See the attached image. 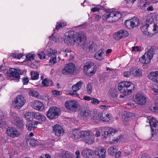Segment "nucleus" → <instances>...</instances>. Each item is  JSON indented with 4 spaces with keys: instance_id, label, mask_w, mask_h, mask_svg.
Segmentation results:
<instances>
[{
    "instance_id": "nucleus-1",
    "label": "nucleus",
    "mask_w": 158,
    "mask_h": 158,
    "mask_svg": "<svg viewBox=\"0 0 158 158\" xmlns=\"http://www.w3.org/2000/svg\"><path fill=\"white\" fill-rule=\"evenodd\" d=\"M64 43L68 45L72 44L81 46L86 40L84 33L82 31L77 33L74 31L66 32L64 35Z\"/></svg>"
},
{
    "instance_id": "nucleus-2",
    "label": "nucleus",
    "mask_w": 158,
    "mask_h": 158,
    "mask_svg": "<svg viewBox=\"0 0 158 158\" xmlns=\"http://www.w3.org/2000/svg\"><path fill=\"white\" fill-rule=\"evenodd\" d=\"M134 85L130 81H122L119 83L118 89L123 95H119L120 98H123L127 94H130L134 90Z\"/></svg>"
},
{
    "instance_id": "nucleus-3",
    "label": "nucleus",
    "mask_w": 158,
    "mask_h": 158,
    "mask_svg": "<svg viewBox=\"0 0 158 158\" xmlns=\"http://www.w3.org/2000/svg\"><path fill=\"white\" fill-rule=\"evenodd\" d=\"M122 15L120 12L114 11L113 9L109 10V12H107L102 16V19L108 22L117 21L121 18Z\"/></svg>"
},
{
    "instance_id": "nucleus-4",
    "label": "nucleus",
    "mask_w": 158,
    "mask_h": 158,
    "mask_svg": "<svg viewBox=\"0 0 158 158\" xmlns=\"http://www.w3.org/2000/svg\"><path fill=\"white\" fill-rule=\"evenodd\" d=\"M155 46H149L144 54L139 59V61L143 64L149 63L153 57L155 50Z\"/></svg>"
},
{
    "instance_id": "nucleus-5",
    "label": "nucleus",
    "mask_w": 158,
    "mask_h": 158,
    "mask_svg": "<svg viewBox=\"0 0 158 158\" xmlns=\"http://www.w3.org/2000/svg\"><path fill=\"white\" fill-rule=\"evenodd\" d=\"M147 122L149 123L152 131V136L158 133V121L150 116H148Z\"/></svg>"
},
{
    "instance_id": "nucleus-6",
    "label": "nucleus",
    "mask_w": 158,
    "mask_h": 158,
    "mask_svg": "<svg viewBox=\"0 0 158 158\" xmlns=\"http://www.w3.org/2000/svg\"><path fill=\"white\" fill-rule=\"evenodd\" d=\"M26 100L23 96L21 95H18L12 101V103L15 108L20 109L25 104Z\"/></svg>"
},
{
    "instance_id": "nucleus-7",
    "label": "nucleus",
    "mask_w": 158,
    "mask_h": 158,
    "mask_svg": "<svg viewBox=\"0 0 158 158\" xmlns=\"http://www.w3.org/2000/svg\"><path fill=\"white\" fill-rule=\"evenodd\" d=\"M82 135V139L86 143L91 144L94 142V135L89 131H83Z\"/></svg>"
},
{
    "instance_id": "nucleus-8",
    "label": "nucleus",
    "mask_w": 158,
    "mask_h": 158,
    "mask_svg": "<svg viewBox=\"0 0 158 158\" xmlns=\"http://www.w3.org/2000/svg\"><path fill=\"white\" fill-rule=\"evenodd\" d=\"M124 24L128 28L132 29L134 27L139 25V20L137 18L134 17L132 19L126 20Z\"/></svg>"
},
{
    "instance_id": "nucleus-9",
    "label": "nucleus",
    "mask_w": 158,
    "mask_h": 158,
    "mask_svg": "<svg viewBox=\"0 0 158 158\" xmlns=\"http://www.w3.org/2000/svg\"><path fill=\"white\" fill-rule=\"evenodd\" d=\"M76 71V68L74 64L70 63L66 65L62 70V73L64 75L73 74Z\"/></svg>"
},
{
    "instance_id": "nucleus-10",
    "label": "nucleus",
    "mask_w": 158,
    "mask_h": 158,
    "mask_svg": "<svg viewBox=\"0 0 158 158\" xmlns=\"http://www.w3.org/2000/svg\"><path fill=\"white\" fill-rule=\"evenodd\" d=\"M20 71L19 69L13 68L10 69L9 73L10 74V80H14L16 82H18L20 78L19 73Z\"/></svg>"
},
{
    "instance_id": "nucleus-11",
    "label": "nucleus",
    "mask_w": 158,
    "mask_h": 158,
    "mask_svg": "<svg viewBox=\"0 0 158 158\" xmlns=\"http://www.w3.org/2000/svg\"><path fill=\"white\" fill-rule=\"evenodd\" d=\"M60 114V109H49L47 113V116L50 119L57 118Z\"/></svg>"
},
{
    "instance_id": "nucleus-12",
    "label": "nucleus",
    "mask_w": 158,
    "mask_h": 158,
    "mask_svg": "<svg viewBox=\"0 0 158 158\" xmlns=\"http://www.w3.org/2000/svg\"><path fill=\"white\" fill-rule=\"evenodd\" d=\"M128 32L126 30L121 29L115 32L114 35V38L116 40L121 39L124 38L128 36Z\"/></svg>"
},
{
    "instance_id": "nucleus-13",
    "label": "nucleus",
    "mask_w": 158,
    "mask_h": 158,
    "mask_svg": "<svg viewBox=\"0 0 158 158\" xmlns=\"http://www.w3.org/2000/svg\"><path fill=\"white\" fill-rule=\"evenodd\" d=\"M146 98L143 95L138 94L135 95L134 99V102L141 105H144L146 102Z\"/></svg>"
},
{
    "instance_id": "nucleus-14",
    "label": "nucleus",
    "mask_w": 158,
    "mask_h": 158,
    "mask_svg": "<svg viewBox=\"0 0 158 158\" xmlns=\"http://www.w3.org/2000/svg\"><path fill=\"white\" fill-rule=\"evenodd\" d=\"M104 133L102 135L105 137H107L108 136L110 137V135L113 136L117 132L115 129L111 127H105L103 129Z\"/></svg>"
},
{
    "instance_id": "nucleus-15",
    "label": "nucleus",
    "mask_w": 158,
    "mask_h": 158,
    "mask_svg": "<svg viewBox=\"0 0 158 158\" xmlns=\"http://www.w3.org/2000/svg\"><path fill=\"white\" fill-rule=\"evenodd\" d=\"M53 133L58 136H62L64 133V131L62 127L60 125L56 124L52 127Z\"/></svg>"
},
{
    "instance_id": "nucleus-16",
    "label": "nucleus",
    "mask_w": 158,
    "mask_h": 158,
    "mask_svg": "<svg viewBox=\"0 0 158 158\" xmlns=\"http://www.w3.org/2000/svg\"><path fill=\"white\" fill-rule=\"evenodd\" d=\"M40 123V122L38 121L29 120L26 123V128L29 131L34 130L36 128L37 125Z\"/></svg>"
},
{
    "instance_id": "nucleus-17",
    "label": "nucleus",
    "mask_w": 158,
    "mask_h": 158,
    "mask_svg": "<svg viewBox=\"0 0 158 158\" xmlns=\"http://www.w3.org/2000/svg\"><path fill=\"white\" fill-rule=\"evenodd\" d=\"M100 120L103 122H107L110 119L111 114L107 112L103 111L102 112L99 113L98 114Z\"/></svg>"
},
{
    "instance_id": "nucleus-18",
    "label": "nucleus",
    "mask_w": 158,
    "mask_h": 158,
    "mask_svg": "<svg viewBox=\"0 0 158 158\" xmlns=\"http://www.w3.org/2000/svg\"><path fill=\"white\" fill-rule=\"evenodd\" d=\"M146 23L142 26L141 28V30L143 34L148 36L151 37L153 35L152 34L148 31V28L149 27V24L151 23L150 21L147 20Z\"/></svg>"
},
{
    "instance_id": "nucleus-19",
    "label": "nucleus",
    "mask_w": 158,
    "mask_h": 158,
    "mask_svg": "<svg viewBox=\"0 0 158 158\" xmlns=\"http://www.w3.org/2000/svg\"><path fill=\"white\" fill-rule=\"evenodd\" d=\"M7 134L12 138L18 137L19 135V132L13 127H8L6 129Z\"/></svg>"
},
{
    "instance_id": "nucleus-20",
    "label": "nucleus",
    "mask_w": 158,
    "mask_h": 158,
    "mask_svg": "<svg viewBox=\"0 0 158 158\" xmlns=\"http://www.w3.org/2000/svg\"><path fill=\"white\" fill-rule=\"evenodd\" d=\"M65 106L67 109L77 108L78 107V102L76 100H68L65 103Z\"/></svg>"
},
{
    "instance_id": "nucleus-21",
    "label": "nucleus",
    "mask_w": 158,
    "mask_h": 158,
    "mask_svg": "<svg viewBox=\"0 0 158 158\" xmlns=\"http://www.w3.org/2000/svg\"><path fill=\"white\" fill-rule=\"evenodd\" d=\"M12 123L19 129L23 128L24 126L23 120L19 117L14 118Z\"/></svg>"
},
{
    "instance_id": "nucleus-22",
    "label": "nucleus",
    "mask_w": 158,
    "mask_h": 158,
    "mask_svg": "<svg viewBox=\"0 0 158 158\" xmlns=\"http://www.w3.org/2000/svg\"><path fill=\"white\" fill-rule=\"evenodd\" d=\"M81 154L84 157L88 158H93L94 156L93 151L88 148L83 149L81 152Z\"/></svg>"
},
{
    "instance_id": "nucleus-23",
    "label": "nucleus",
    "mask_w": 158,
    "mask_h": 158,
    "mask_svg": "<svg viewBox=\"0 0 158 158\" xmlns=\"http://www.w3.org/2000/svg\"><path fill=\"white\" fill-rule=\"evenodd\" d=\"M32 116L36 119L41 122H45L47 120L46 117L42 114L39 112H32Z\"/></svg>"
},
{
    "instance_id": "nucleus-24",
    "label": "nucleus",
    "mask_w": 158,
    "mask_h": 158,
    "mask_svg": "<svg viewBox=\"0 0 158 158\" xmlns=\"http://www.w3.org/2000/svg\"><path fill=\"white\" fill-rule=\"evenodd\" d=\"M83 131L75 129L74 130L71 134V137L73 139H77L80 138H82V133Z\"/></svg>"
},
{
    "instance_id": "nucleus-25",
    "label": "nucleus",
    "mask_w": 158,
    "mask_h": 158,
    "mask_svg": "<svg viewBox=\"0 0 158 158\" xmlns=\"http://www.w3.org/2000/svg\"><path fill=\"white\" fill-rule=\"evenodd\" d=\"M147 77L150 80L152 81H153L157 83L158 79V71L153 72L149 73Z\"/></svg>"
},
{
    "instance_id": "nucleus-26",
    "label": "nucleus",
    "mask_w": 158,
    "mask_h": 158,
    "mask_svg": "<svg viewBox=\"0 0 158 158\" xmlns=\"http://www.w3.org/2000/svg\"><path fill=\"white\" fill-rule=\"evenodd\" d=\"M31 106L34 109H44L43 104L39 101H33L31 102Z\"/></svg>"
},
{
    "instance_id": "nucleus-27",
    "label": "nucleus",
    "mask_w": 158,
    "mask_h": 158,
    "mask_svg": "<svg viewBox=\"0 0 158 158\" xmlns=\"http://www.w3.org/2000/svg\"><path fill=\"white\" fill-rule=\"evenodd\" d=\"M106 150L103 148H99L97 151H96L95 154L98 156L99 158H105L106 157Z\"/></svg>"
},
{
    "instance_id": "nucleus-28",
    "label": "nucleus",
    "mask_w": 158,
    "mask_h": 158,
    "mask_svg": "<svg viewBox=\"0 0 158 158\" xmlns=\"http://www.w3.org/2000/svg\"><path fill=\"white\" fill-rule=\"evenodd\" d=\"M132 70V74L134 77H140L142 75V71L141 69L137 68H134Z\"/></svg>"
},
{
    "instance_id": "nucleus-29",
    "label": "nucleus",
    "mask_w": 158,
    "mask_h": 158,
    "mask_svg": "<svg viewBox=\"0 0 158 158\" xmlns=\"http://www.w3.org/2000/svg\"><path fill=\"white\" fill-rule=\"evenodd\" d=\"M90 114V111L89 109H81L80 113V115L83 117H87Z\"/></svg>"
},
{
    "instance_id": "nucleus-30",
    "label": "nucleus",
    "mask_w": 158,
    "mask_h": 158,
    "mask_svg": "<svg viewBox=\"0 0 158 158\" xmlns=\"http://www.w3.org/2000/svg\"><path fill=\"white\" fill-rule=\"evenodd\" d=\"M96 70L94 69V67L92 69H87L86 71L83 70L84 73L88 76H93L95 73Z\"/></svg>"
},
{
    "instance_id": "nucleus-31",
    "label": "nucleus",
    "mask_w": 158,
    "mask_h": 158,
    "mask_svg": "<svg viewBox=\"0 0 158 158\" xmlns=\"http://www.w3.org/2000/svg\"><path fill=\"white\" fill-rule=\"evenodd\" d=\"M61 156L62 158H72V154L68 151H62L61 154Z\"/></svg>"
},
{
    "instance_id": "nucleus-32",
    "label": "nucleus",
    "mask_w": 158,
    "mask_h": 158,
    "mask_svg": "<svg viewBox=\"0 0 158 158\" xmlns=\"http://www.w3.org/2000/svg\"><path fill=\"white\" fill-rule=\"evenodd\" d=\"M117 149L115 147L113 146L110 147L109 148L108 150V152L110 155L113 156L117 152Z\"/></svg>"
},
{
    "instance_id": "nucleus-33",
    "label": "nucleus",
    "mask_w": 158,
    "mask_h": 158,
    "mask_svg": "<svg viewBox=\"0 0 158 158\" xmlns=\"http://www.w3.org/2000/svg\"><path fill=\"white\" fill-rule=\"evenodd\" d=\"M83 85V83L81 81H79L76 84L73 85L72 86L73 90L75 91H77L81 88L82 85Z\"/></svg>"
},
{
    "instance_id": "nucleus-34",
    "label": "nucleus",
    "mask_w": 158,
    "mask_h": 158,
    "mask_svg": "<svg viewBox=\"0 0 158 158\" xmlns=\"http://www.w3.org/2000/svg\"><path fill=\"white\" fill-rule=\"evenodd\" d=\"M88 48L92 51L95 52L97 50V45L96 43L93 42H89L88 46Z\"/></svg>"
},
{
    "instance_id": "nucleus-35",
    "label": "nucleus",
    "mask_w": 158,
    "mask_h": 158,
    "mask_svg": "<svg viewBox=\"0 0 158 158\" xmlns=\"http://www.w3.org/2000/svg\"><path fill=\"white\" fill-rule=\"evenodd\" d=\"M67 25V23L63 20L60 21L57 23L56 28L57 30H59L61 27H62Z\"/></svg>"
},
{
    "instance_id": "nucleus-36",
    "label": "nucleus",
    "mask_w": 158,
    "mask_h": 158,
    "mask_svg": "<svg viewBox=\"0 0 158 158\" xmlns=\"http://www.w3.org/2000/svg\"><path fill=\"white\" fill-rule=\"evenodd\" d=\"M104 54V52L102 51H99L97 52L94 56V58L99 60H101L103 58L102 55Z\"/></svg>"
},
{
    "instance_id": "nucleus-37",
    "label": "nucleus",
    "mask_w": 158,
    "mask_h": 158,
    "mask_svg": "<svg viewBox=\"0 0 158 158\" xmlns=\"http://www.w3.org/2000/svg\"><path fill=\"white\" fill-rule=\"evenodd\" d=\"M123 115L125 116L124 119L126 121L129 120L130 118L133 115V114L129 112L124 111L123 112Z\"/></svg>"
},
{
    "instance_id": "nucleus-38",
    "label": "nucleus",
    "mask_w": 158,
    "mask_h": 158,
    "mask_svg": "<svg viewBox=\"0 0 158 158\" xmlns=\"http://www.w3.org/2000/svg\"><path fill=\"white\" fill-rule=\"evenodd\" d=\"M94 64L91 62H87L85 65L84 66L83 70L86 71L87 69H92L94 67Z\"/></svg>"
},
{
    "instance_id": "nucleus-39",
    "label": "nucleus",
    "mask_w": 158,
    "mask_h": 158,
    "mask_svg": "<svg viewBox=\"0 0 158 158\" xmlns=\"http://www.w3.org/2000/svg\"><path fill=\"white\" fill-rule=\"evenodd\" d=\"M29 94L32 96H34L38 99H40L42 97L40 94L35 91H30Z\"/></svg>"
},
{
    "instance_id": "nucleus-40",
    "label": "nucleus",
    "mask_w": 158,
    "mask_h": 158,
    "mask_svg": "<svg viewBox=\"0 0 158 158\" xmlns=\"http://www.w3.org/2000/svg\"><path fill=\"white\" fill-rule=\"evenodd\" d=\"M29 144L32 146H35L38 144V141L35 138H30Z\"/></svg>"
},
{
    "instance_id": "nucleus-41",
    "label": "nucleus",
    "mask_w": 158,
    "mask_h": 158,
    "mask_svg": "<svg viewBox=\"0 0 158 158\" xmlns=\"http://www.w3.org/2000/svg\"><path fill=\"white\" fill-rule=\"evenodd\" d=\"M39 74L37 72H33L31 73V78L32 80H37L39 78Z\"/></svg>"
},
{
    "instance_id": "nucleus-42",
    "label": "nucleus",
    "mask_w": 158,
    "mask_h": 158,
    "mask_svg": "<svg viewBox=\"0 0 158 158\" xmlns=\"http://www.w3.org/2000/svg\"><path fill=\"white\" fill-rule=\"evenodd\" d=\"M86 88L87 90V92L89 94H90L92 92L93 85L91 83H89L87 85Z\"/></svg>"
},
{
    "instance_id": "nucleus-43",
    "label": "nucleus",
    "mask_w": 158,
    "mask_h": 158,
    "mask_svg": "<svg viewBox=\"0 0 158 158\" xmlns=\"http://www.w3.org/2000/svg\"><path fill=\"white\" fill-rule=\"evenodd\" d=\"M32 112H28L25 114L24 115V118L26 119L27 121L31 120V116H32Z\"/></svg>"
},
{
    "instance_id": "nucleus-44",
    "label": "nucleus",
    "mask_w": 158,
    "mask_h": 158,
    "mask_svg": "<svg viewBox=\"0 0 158 158\" xmlns=\"http://www.w3.org/2000/svg\"><path fill=\"white\" fill-rule=\"evenodd\" d=\"M101 77L103 79L106 80L108 79L109 77V73L108 72H105L102 73L101 76Z\"/></svg>"
},
{
    "instance_id": "nucleus-45",
    "label": "nucleus",
    "mask_w": 158,
    "mask_h": 158,
    "mask_svg": "<svg viewBox=\"0 0 158 158\" xmlns=\"http://www.w3.org/2000/svg\"><path fill=\"white\" fill-rule=\"evenodd\" d=\"M90 111V115L91 116V117H96L98 116L97 115V111L96 109H92Z\"/></svg>"
},
{
    "instance_id": "nucleus-46",
    "label": "nucleus",
    "mask_w": 158,
    "mask_h": 158,
    "mask_svg": "<svg viewBox=\"0 0 158 158\" xmlns=\"http://www.w3.org/2000/svg\"><path fill=\"white\" fill-rule=\"evenodd\" d=\"M38 55L41 59H44L45 58V55L43 51L39 52L38 53Z\"/></svg>"
},
{
    "instance_id": "nucleus-47",
    "label": "nucleus",
    "mask_w": 158,
    "mask_h": 158,
    "mask_svg": "<svg viewBox=\"0 0 158 158\" xmlns=\"http://www.w3.org/2000/svg\"><path fill=\"white\" fill-rule=\"evenodd\" d=\"M91 120L93 122L95 123H97L100 120L98 116L96 117H91Z\"/></svg>"
},
{
    "instance_id": "nucleus-48",
    "label": "nucleus",
    "mask_w": 158,
    "mask_h": 158,
    "mask_svg": "<svg viewBox=\"0 0 158 158\" xmlns=\"http://www.w3.org/2000/svg\"><path fill=\"white\" fill-rule=\"evenodd\" d=\"M77 91H75L73 90L72 91H70L69 94V95H72L74 97H78L79 96V94L77 93Z\"/></svg>"
},
{
    "instance_id": "nucleus-49",
    "label": "nucleus",
    "mask_w": 158,
    "mask_h": 158,
    "mask_svg": "<svg viewBox=\"0 0 158 158\" xmlns=\"http://www.w3.org/2000/svg\"><path fill=\"white\" fill-rule=\"evenodd\" d=\"M50 62L53 64L56 63V57L55 56L52 57L50 59Z\"/></svg>"
},
{
    "instance_id": "nucleus-50",
    "label": "nucleus",
    "mask_w": 158,
    "mask_h": 158,
    "mask_svg": "<svg viewBox=\"0 0 158 158\" xmlns=\"http://www.w3.org/2000/svg\"><path fill=\"white\" fill-rule=\"evenodd\" d=\"M131 74H132V70L130 71H126L124 73V76L126 77H129Z\"/></svg>"
},
{
    "instance_id": "nucleus-51",
    "label": "nucleus",
    "mask_w": 158,
    "mask_h": 158,
    "mask_svg": "<svg viewBox=\"0 0 158 158\" xmlns=\"http://www.w3.org/2000/svg\"><path fill=\"white\" fill-rule=\"evenodd\" d=\"M22 81L24 85H27L29 82L28 79L27 77H23L22 79Z\"/></svg>"
},
{
    "instance_id": "nucleus-52",
    "label": "nucleus",
    "mask_w": 158,
    "mask_h": 158,
    "mask_svg": "<svg viewBox=\"0 0 158 158\" xmlns=\"http://www.w3.org/2000/svg\"><path fill=\"white\" fill-rule=\"evenodd\" d=\"M27 59L29 60H33L34 59L33 55L31 54H28L26 56Z\"/></svg>"
},
{
    "instance_id": "nucleus-53",
    "label": "nucleus",
    "mask_w": 158,
    "mask_h": 158,
    "mask_svg": "<svg viewBox=\"0 0 158 158\" xmlns=\"http://www.w3.org/2000/svg\"><path fill=\"white\" fill-rule=\"evenodd\" d=\"M91 103L94 104H98L99 103V101L97 98H93L91 99Z\"/></svg>"
},
{
    "instance_id": "nucleus-54",
    "label": "nucleus",
    "mask_w": 158,
    "mask_h": 158,
    "mask_svg": "<svg viewBox=\"0 0 158 158\" xmlns=\"http://www.w3.org/2000/svg\"><path fill=\"white\" fill-rule=\"evenodd\" d=\"M154 28L153 29V31H154V33L153 34H155V33H156L158 31V27L157 26V24H154Z\"/></svg>"
},
{
    "instance_id": "nucleus-55",
    "label": "nucleus",
    "mask_w": 158,
    "mask_h": 158,
    "mask_svg": "<svg viewBox=\"0 0 158 158\" xmlns=\"http://www.w3.org/2000/svg\"><path fill=\"white\" fill-rule=\"evenodd\" d=\"M47 79H44L42 82V86L43 87H47Z\"/></svg>"
},
{
    "instance_id": "nucleus-56",
    "label": "nucleus",
    "mask_w": 158,
    "mask_h": 158,
    "mask_svg": "<svg viewBox=\"0 0 158 158\" xmlns=\"http://www.w3.org/2000/svg\"><path fill=\"white\" fill-rule=\"evenodd\" d=\"M140 47L134 46L132 48V50L135 52H138L140 50Z\"/></svg>"
},
{
    "instance_id": "nucleus-57",
    "label": "nucleus",
    "mask_w": 158,
    "mask_h": 158,
    "mask_svg": "<svg viewBox=\"0 0 158 158\" xmlns=\"http://www.w3.org/2000/svg\"><path fill=\"white\" fill-rule=\"evenodd\" d=\"M6 123V120L3 119H2L0 120V127L5 125Z\"/></svg>"
},
{
    "instance_id": "nucleus-58",
    "label": "nucleus",
    "mask_w": 158,
    "mask_h": 158,
    "mask_svg": "<svg viewBox=\"0 0 158 158\" xmlns=\"http://www.w3.org/2000/svg\"><path fill=\"white\" fill-rule=\"evenodd\" d=\"M47 87L52 86L53 84V82L51 80L47 79Z\"/></svg>"
},
{
    "instance_id": "nucleus-59",
    "label": "nucleus",
    "mask_w": 158,
    "mask_h": 158,
    "mask_svg": "<svg viewBox=\"0 0 158 158\" xmlns=\"http://www.w3.org/2000/svg\"><path fill=\"white\" fill-rule=\"evenodd\" d=\"M52 93L55 95H60L62 94L61 92L56 90H54L52 91Z\"/></svg>"
},
{
    "instance_id": "nucleus-60",
    "label": "nucleus",
    "mask_w": 158,
    "mask_h": 158,
    "mask_svg": "<svg viewBox=\"0 0 158 158\" xmlns=\"http://www.w3.org/2000/svg\"><path fill=\"white\" fill-rule=\"evenodd\" d=\"M56 54H57L56 52H55V50H52L51 51L50 53H48V55L49 56H51L52 55H55Z\"/></svg>"
},
{
    "instance_id": "nucleus-61",
    "label": "nucleus",
    "mask_w": 158,
    "mask_h": 158,
    "mask_svg": "<svg viewBox=\"0 0 158 158\" xmlns=\"http://www.w3.org/2000/svg\"><path fill=\"white\" fill-rule=\"evenodd\" d=\"M15 58L20 59L23 56V55L21 53H16Z\"/></svg>"
},
{
    "instance_id": "nucleus-62",
    "label": "nucleus",
    "mask_w": 158,
    "mask_h": 158,
    "mask_svg": "<svg viewBox=\"0 0 158 158\" xmlns=\"http://www.w3.org/2000/svg\"><path fill=\"white\" fill-rule=\"evenodd\" d=\"M91 11L93 12H94L96 11H99L100 10V9L99 8H98L97 7H94L91 9Z\"/></svg>"
},
{
    "instance_id": "nucleus-63",
    "label": "nucleus",
    "mask_w": 158,
    "mask_h": 158,
    "mask_svg": "<svg viewBox=\"0 0 158 158\" xmlns=\"http://www.w3.org/2000/svg\"><path fill=\"white\" fill-rule=\"evenodd\" d=\"M121 152L120 151L117 152L116 153H115L114 155H115V158H119V157L121 156Z\"/></svg>"
},
{
    "instance_id": "nucleus-64",
    "label": "nucleus",
    "mask_w": 158,
    "mask_h": 158,
    "mask_svg": "<svg viewBox=\"0 0 158 158\" xmlns=\"http://www.w3.org/2000/svg\"><path fill=\"white\" fill-rule=\"evenodd\" d=\"M75 154L76 155V158H79L80 157V153L79 150L76 151Z\"/></svg>"
}]
</instances>
